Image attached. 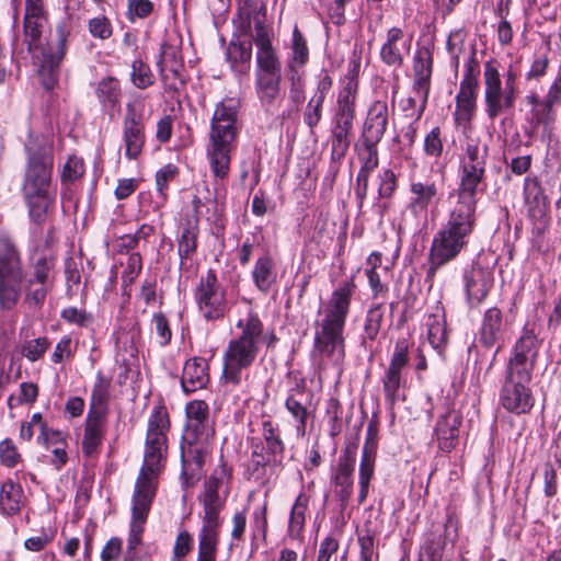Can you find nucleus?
Instances as JSON below:
<instances>
[{
	"label": "nucleus",
	"mask_w": 561,
	"mask_h": 561,
	"mask_svg": "<svg viewBox=\"0 0 561 561\" xmlns=\"http://www.w3.org/2000/svg\"><path fill=\"white\" fill-rule=\"evenodd\" d=\"M169 427L167 411L162 408L154 409L148 421L144 463L131 495V518L126 552L128 559L135 558L136 549L141 543L145 524L157 494L158 478L167 458Z\"/></svg>",
	"instance_id": "nucleus-1"
},
{
	"label": "nucleus",
	"mask_w": 561,
	"mask_h": 561,
	"mask_svg": "<svg viewBox=\"0 0 561 561\" xmlns=\"http://www.w3.org/2000/svg\"><path fill=\"white\" fill-rule=\"evenodd\" d=\"M55 279V260L35 259L26 272L20 252L8 238H0V309L11 310L24 291V305L39 309L51 290Z\"/></svg>",
	"instance_id": "nucleus-2"
},
{
	"label": "nucleus",
	"mask_w": 561,
	"mask_h": 561,
	"mask_svg": "<svg viewBox=\"0 0 561 561\" xmlns=\"http://www.w3.org/2000/svg\"><path fill=\"white\" fill-rule=\"evenodd\" d=\"M24 149L26 164L22 194L31 220L41 225L46 220L56 199V186L53 184V144L42 134L30 133Z\"/></svg>",
	"instance_id": "nucleus-3"
},
{
	"label": "nucleus",
	"mask_w": 561,
	"mask_h": 561,
	"mask_svg": "<svg viewBox=\"0 0 561 561\" xmlns=\"http://www.w3.org/2000/svg\"><path fill=\"white\" fill-rule=\"evenodd\" d=\"M355 285L346 282L336 288L321 311L314 335V351L319 354V364L340 367L345 357L344 325L350 311Z\"/></svg>",
	"instance_id": "nucleus-4"
},
{
	"label": "nucleus",
	"mask_w": 561,
	"mask_h": 561,
	"mask_svg": "<svg viewBox=\"0 0 561 561\" xmlns=\"http://www.w3.org/2000/svg\"><path fill=\"white\" fill-rule=\"evenodd\" d=\"M244 33H249L251 24H254L252 34L256 47L255 54V90L256 95L264 106L275 103L280 93L282 62L276 49L272 45V28L265 24V13L261 11L249 12Z\"/></svg>",
	"instance_id": "nucleus-5"
},
{
	"label": "nucleus",
	"mask_w": 561,
	"mask_h": 561,
	"mask_svg": "<svg viewBox=\"0 0 561 561\" xmlns=\"http://www.w3.org/2000/svg\"><path fill=\"white\" fill-rule=\"evenodd\" d=\"M236 328L240 332L229 341L222 355L224 382L233 387L241 383L243 370L254 364L265 342L263 322L253 311L240 318Z\"/></svg>",
	"instance_id": "nucleus-6"
},
{
	"label": "nucleus",
	"mask_w": 561,
	"mask_h": 561,
	"mask_svg": "<svg viewBox=\"0 0 561 561\" xmlns=\"http://www.w3.org/2000/svg\"><path fill=\"white\" fill-rule=\"evenodd\" d=\"M237 117L238 108L232 100L217 104L207 146L209 167L217 179H226L230 170V154L238 135Z\"/></svg>",
	"instance_id": "nucleus-7"
},
{
	"label": "nucleus",
	"mask_w": 561,
	"mask_h": 561,
	"mask_svg": "<svg viewBox=\"0 0 561 561\" xmlns=\"http://www.w3.org/2000/svg\"><path fill=\"white\" fill-rule=\"evenodd\" d=\"M186 428L183 439L187 447L182 446V460L184 467L192 461V468L201 469L209 439L214 435V428L209 416L208 404L203 400H194L187 403Z\"/></svg>",
	"instance_id": "nucleus-8"
},
{
	"label": "nucleus",
	"mask_w": 561,
	"mask_h": 561,
	"mask_svg": "<svg viewBox=\"0 0 561 561\" xmlns=\"http://www.w3.org/2000/svg\"><path fill=\"white\" fill-rule=\"evenodd\" d=\"M357 92V75L354 70H350L341 81V89L336 98L332 131L333 152L343 154L348 148V136L353 129V121L355 118Z\"/></svg>",
	"instance_id": "nucleus-9"
},
{
	"label": "nucleus",
	"mask_w": 561,
	"mask_h": 561,
	"mask_svg": "<svg viewBox=\"0 0 561 561\" xmlns=\"http://www.w3.org/2000/svg\"><path fill=\"white\" fill-rule=\"evenodd\" d=\"M540 341L533 330L525 329L517 340L506 367L507 381L529 383L538 357Z\"/></svg>",
	"instance_id": "nucleus-10"
},
{
	"label": "nucleus",
	"mask_w": 561,
	"mask_h": 561,
	"mask_svg": "<svg viewBox=\"0 0 561 561\" xmlns=\"http://www.w3.org/2000/svg\"><path fill=\"white\" fill-rule=\"evenodd\" d=\"M483 85L485 113L491 121L514 108L517 91L503 87L495 60L484 64Z\"/></svg>",
	"instance_id": "nucleus-11"
},
{
	"label": "nucleus",
	"mask_w": 561,
	"mask_h": 561,
	"mask_svg": "<svg viewBox=\"0 0 561 561\" xmlns=\"http://www.w3.org/2000/svg\"><path fill=\"white\" fill-rule=\"evenodd\" d=\"M70 31L65 23H58L45 47L39 48L42 60L38 76L46 90H53L58 80L59 67L66 55Z\"/></svg>",
	"instance_id": "nucleus-12"
},
{
	"label": "nucleus",
	"mask_w": 561,
	"mask_h": 561,
	"mask_svg": "<svg viewBox=\"0 0 561 561\" xmlns=\"http://www.w3.org/2000/svg\"><path fill=\"white\" fill-rule=\"evenodd\" d=\"M194 297L198 311L206 320L222 319L228 311L226 290L211 270L201 276Z\"/></svg>",
	"instance_id": "nucleus-13"
},
{
	"label": "nucleus",
	"mask_w": 561,
	"mask_h": 561,
	"mask_svg": "<svg viewBox=\"0 0 561 561\" xmlns=\"http://www.w3.org/2000/svg\"><path fill=\"white\" fill-rule=\"evenodd\" d=\"M467 242L466 238L443 226L434 236L430 248L427 279H433L442 266L455 260Z\"/></svg>",
	"instance_id": "nucleus-14"
},
{
	"label": "nucleus",
	"mask_w": 561,
	"mask_h": 561,
	"mask_svg": "<svg viewBox=\"0 0 561 561\" xmlns=\"http://www.w3.org/2000/svg\"><path fill=\"white\" fill-rule=\"evenodd\" d=\"M409 363V342L407 339H399L396 342L389 366L381 378L385 398L391 405L402 398L403 386L402 369Z\"/></svg>",
	"instance_id": "nucleus-15"
},
{
	"label": "nucleus",
	"mask_w": 561,
	"mask_h": 561,
	"mask_svg": "<svg viewBox=\"0 0 561 561\" xmlns=\"http://www.w3.org/2000/svg\"><path fill=\"white\" fill-rule=\"evenodd\" d=\"M158 67L161 79L169 90H178V83L184 85L185 81L181 75L183 61L180 53V39L176 35L168 36L161 44Z\"/></svg>",
	"instance_id": "nucleus-16"
},
{
	"label": "nucleus",
	"mask_w": 561,
	"mask_h": 561,
	"mask_svg": "<svg viewBox=\"0 0 561 561\" xmlns=\"http://www.w3.org/2000/svg\"><path fill=\"white\" fill-rule=\"evenodd\" d=\"M145 138L141 104L137 101L129 102L123 122V140L127 159L134 160L140 156Z\"/></svg>",
	"instance_id": "nucleus-17"
},
{
	"label": "nucleus",
	"mask_w": 561,
	"mask_h": 561,
	"mask_svg": "<svg viewBox=\"0 0 561 561\" xmlns=\"http://www.w3.org/2000/svg\"><path fill=\"white\" fill-rule=\"evenodd\" d=\"M48 26V13L43 0H25L23 16L24 41L32 54L41 47V38Z\"/></svg>",
	"instance_id": "nucleus-18"
},
{
	"label": "nucleus",
	"mask_w": 561,
	"mask_h": 561,
	"mask_svg": "<svg viewBox=\"0 0 561 561\" xmlns=\"http://www.w3.org/2000/svg\"><path fill=\"white\" fill-rule=\"evenodd\" d=\"M378 448V426L376 423L370 422L366 430V439L362 450V458L359 463V494L358 503L362 504L367 499L369 492V482L374 477L375 462Z\"/></svg>",
	"instance_id": "nucleus-19"
},
{
	"label": "nucleus",
	"mask_w": 561,
	"mask_h": 561,
	"mask_svg": "<svg viewBox=\"0 0 561 561\" xmlns=\"http://www.w3.org/2000/svg\"><path fill=\"white\" fill-rule=\"evenodd\" d=\"M433 72V56L430 49L421 48L416 51L413 59V93L416 94L420 106L416 112L419 119L426 107L431 89V78Z\"/></svg>",
	"instance_id": "nucleus-20"
},
{
	"label": "nucleus",
	"mask_w": 561,
	"mask_h": 561,
	"mask_svg": "<svg viewBox=\"0 0 561 561\" xmlns=\"http://www.w3.org/2000/svg\"><path fill=\"white\" fill-rule=\"evenodd\" d=\"M221 525L220 515L202 514L197 561H216Z\"/></svg>",
	"instance_id": "nucleus-21"
},
{
	"label": "nucleus",
	"mask_w": 561,
	"mask_h": 561,
	"mask_svg": "<svg viewBox=\"0 0 561 561\" xmlns=\"http://www.w3.org/2000/svg\"><path fill=\"white\" fill-rule=\"evenodd\" d=\"M500 402L508 412L523 414L530 411L534 405V398L528 383L504 380Z\"/></svg>",
	"instance_id": "nucleus-22"
},
{
	"label": "nucleus",
	"mask_w": 561,
	"mask_h": 561,
	"mask_svg": "<svg viewBox=\"0 0 561 561\" xmlns=\"http://www.w3.org/2000/svg\"><path fill=\"white\" fill-rule=\"evenodd\" d=\"M410 210L419 217L426 218L428 207L440 196V186L434 181L413 180L410 183Z\"/></svg>",
	"instance_id": "nucleus-23"
},
{
	"label": "nucleus",
	"mask_w": 561,
	"mask_h": 561,
	"mask_svg": "<svg viewBox=\"0 0 561 561\" xmlns=\"http://www.w3.org/2000/svg\"><path fill=\"white\" fill-rule=\"evenodd\" d=\"M411 49V38L405 37L400 27H391L387 32V39L381 46L380 58L390 67L400 68L403 65L404 56Z\"/></svg>",
	"instance_id": "nucleus-24"
},
{
	"label": "nucleus",
	"mask_w": 561,
	"mask_h": 561,
	"mask_svg": "<svg viewBox=\"0 0 561 561\" xmlns=\"http://www.w3.org/2000/svg\"><path fill=\"white\" fill-rule=\"evenodd\" d=\"M476 202L457 198L449 210L447 222L443 226L468 239L476 226Z\"/></svg>",
	"instance_id": "nucleus-25"
},
{
	"label": "nucleus",
	"mask_w": 561,
	"mask_h": 561,
	"mask_svg": "<svg viewBox=\"0 0 561 561\" xmlns=\"http://www.w3.org/2000/svg\"><path fill=\"white\" fill-rule=\"evenodd\" d=\"M389 118L388 105L383 101H376L368 110L364 124L363 137L366 146H377L387 129Z\"/></svg>",
	"instance_id": "nucleus-26"
},
{
	"label": "nucleus",
	"mask_w": 561,
	"mask_h": 561,
	"mask_svg": "<svg viewBox=\"0 0 561 561\" xmlns=\"http://www.w3.org/2000/svg\"><path fill=\"white\" fill-rule=\"evenodd\" d=\"M355 469V454L346 447L340 457L334 476L335 494L339 500L346 504L353 493V473Z\"/></svg>",
	"instance_id": "nucleus-27"
},
{
	"label": "nucleus",
	"mask_w": 561,
	"mask_h": 561,
	"mask_svg": "<svg viewBox=\"0 0 561 561\" xmlns=\"http://www.w3.org/2000/svg\"><path fill=\"white\" fill-rule=\"evenodd\" d=\"M474 80H461L458 94L456 95L455 122L458 125H468L476 115L477 91Z\"/></svg>",
	"instance_id": "nucleus-28"
},
{
	"label": "nucleus",
	"mask_w": 561,
	"mask_h": 561,
	"mask_svg": "<svg viewBox=\"0 0 561 561\" xmlns=\"http://www.w3.org/2000/svg\"><path fill=\"white\" fill-rule=\"evenodd\" d=\"M461 423L462 416L456 410H449L438 417L434 433L442 450L450 451L456 446Z\"/></svg>",
	"instance_id": "nucleus-29"
},
{
	"label": "nucleus",
	"mask_w": 561,
	"mask_h": 561,
	"mask_svg": "<svg viewBox=\"0 0 561 561\" xmlns=\"http://www.w3.org/2000/svg\"><path fill=\"white\" fill-rule=\"evenodd\" d=\"M468 301L471 305L482 302L493 285L492 273L482 266H472L465 274Z\"/></svg>",
	"instance_id": "nucleus-30"
},
{
	"label": "nucleus",
	"mask_w": 561,
	"mask_h": 561,
	"mask_svg": "<svg viewBox=\"0 0 561 561\" xmlns=\"http://www.w3.org/2000/svg\"><path fill=\"white\" fill-rule=\"evenodd\" d=\"M311 394L304 387H297L290 390L286 399L285 408L293 416L296 423L298 435L304 436L306 433L307 420L310 412Z\"/></svg>",
	"instance_id": "nucleus-31"
},
{
	"label": "nucleus",
	"mask_w": 561,
	"mask_h": 561,
	"mask_svg": "<svg viewBox=\"0 0 561 561\" xmlns=\"http://www.w3.org/2000/svg\"><path fill=\"white\" fill-rule=\"evenodd\" d=\"M331 88L332 78L327 72H321L317 79L316 91L304 113V121L310 128L321 121L323 103Z\"/></svg>",
	"instance_id": "nucleus-32"
},
{
	"label": "nucleus",
	"mask_w": 561,
	"mask_h": 561,
	"mask_svg": "<svg viewBox=\"0 0 561 561\" xmlns=\"http://www.w3.org/2000/svg\"><path fill=\"white\" fill-rule=\"evenodd\" d=\"M208 381V363L205 358L194 357L185 363L181 378V385L185 392L203 389Z\"/></svg>",
	"instance_id": "nucleus-33"
},
{
	"label": "nucleus",
	"mask_w": 561,
	"mask_h": 561,
	"mask_svg": "<svg viewBox=\"0 0 561 561\" xmlns=\"http://www.w3.org/2000/svg\"><path fill=\"white\" fill-rule=\"evenodd\" d=\"M251 277L254 286L266 294L277 282V267L270 253L259 256L253 265Z\"/></svg>",
	"instance_id": "nucleus-34"
},
{
	"label": "nucleus",
	"mask_w": 561,
	"mask_h": 561,
	"mask_svg": "<svg viewBox=\"0 0 561 561\" xmlns=\"http://www.w3.org/2000/svg\"><path fill=\"white\" fill-rule=\"evenodd\" d=\"M106 416L88 413L82 438V450L87 456L92 455L99 448L104 437Z\"/></svg>",
	"instance_id": "nucleus-35"
},
{
	"label": "nucleus",
	"mask_w": 561,
	"mask_h": 561,
	"mask_svg": "<svg viewBox=\"0 0 561 561\" xmlns=\"http://www.w3.org/2000/svg\"><path fill=\"white\" fill-rule=\"evenodd\" d=\"M25 502L24 491L20 483L5 481L0 489V512L5 515H15Z\"/></svg>",
	"instance_id": "nucleus-36"
},
{
	"label": "nucleus",
	"mask_w": 561,
	"mask_h": 561,
	"mask_svg": "<svg viewBox=\"0 0 561 561\" xmlns=\"http://www.w3.org/2000/svg\"><path fill=\"white\" fill-rule=\"evenodd\" d=\"M222 485L221 478L210 477L205 481L204 492L199 496L203 504L202 514L220 515L224 506L225 499L220 496L219 489Z\"/></svg>",
	"instance_id": "nucleus-37"
},
{
	"label": "nucleus",
	"mask_w": 561,
	"mask_h": 561,
	"mask_svg": "<svg viewBox=\"0 0 561 561\" xmlns=\"http://www.w3.org/2000/svg\"><path fill=\"white\" fill-rule=\"evenodd\" d=\"M503 328L502 312L497 308L485 311L480 331V341L486 347L493 346L501 336Z\"/></svg>",
	"instance_id": "nucleus-38"
},
{
	"label": "nucleus",
	"mask_w": 561,
	"mask_h": 561,
	"mask_svg": "<svg viewBox=\"0 0 561 561\" xmlns=\"http://www.w3.org/2000/svg\"><path fill=\"white\" fill-rule=\"evenodd\" d=\"M485 170L472 167H462V174L456 197L461 201L476 202L479 184L482 182Z\"/></svg>",
	"instance_id": "nucleus-39"
},
{
	"label": "nucleus",
	"mask_w": 561,
	"mask_h": 561,
	"mask_svg": "<svg viewBox=\"0 0 561 561\" xmlns=\"http://www.w3.org/2000/svg\"><path fill=\"white\" fill-rule=\"evenodd\" d=\"M111 379L99 373L91 392L88 413L107 415Z\"/></svg>",
	"instance_id": "nucleus-40"
},
{
	"label": "nucleus",
	"mask_w": 561,
	"mask_h": 561,
	"mask_svg": "<svg viewBox=\"0 0 561 561\" xmlns=\"http://www.w3.org/2000/svg\"><path fill=\"white\" fill-rule=\"evenodd\" d=\"M95 94L106 112L114 111L119 106L121 87L113 77H106L99 81Z\"/></svg>",
	"instance_id": "nucleus-41"
},
{
	"label": "nucleus",
	"mask_w": 561,
	"mask_h": 561,
	"mask_svg": "<svg viewBox=\"0 0 561 561\" xmlns=\"http://www.w3.org/2000/svg\"><path fill=\"white\" fill-rule=\"evenodd\" d=\"M308 505L309 496L304 492L299 493L291 507L288 522V535L294 539L299 538L304 530Z\"/></svg>",
	"instance_id": "nucleus-42"
},
{
	"label": "nucleus",
	"mask_w": 561,
	"mask_h": 561,
	"mask_svg": "<svg viewBox=\"0 0 561 561\" xmlns=\"http://www.w3.org/2000/svg\"><path fill=\"white\" fill-rule=\"evenodd\" d=\"M227 60L230 62L233 71L244 73L249 69L252 57L251 44L229 43L226 51Z\"/></svg>",
	"instance_id": "nucleus-43"
},
{
	"label": "nucleus",
	"mask_w": 561,
	"mask_h": 561,
	"mask_svg": "<svg viewBox=\"0 0 561 561\" xmlns=\"http://www.w3.org/2000/svg\"><path fill=\"white\" fill-rule=\"evenodd\" d=\"M426 336L431 346L438 350L446 341V330L444 317L439 314H428L425 320Z\"/></svg>",
	"instance_id": "nucleus-44"
},
{
	"label": "nucleus",
	"mask_w": 561,
	"mask_h": 561,
	"mask_svg": "<svg viewBox=\"0 0 561 561\" xmlns=\"http://www.w3.org/2000/svg\"><path fill=\"white\" fill-rule=\"evenodd\" d=\"M290 50L289 67L294 66V69H297V67H302L307 64L309 59V49L298 26H295L293 30Z\"/></svg>",
	"instance_id": "nucleus-45"
},
{
	"label": "nucleus",
	"mask_w": 561,
	"mask_h": 561,
	"mask_svg": "<svg viewBox=\"0 0 561 561\" xmlns=\"http://www.w3.org/2000/svg\"><path fill=\"white\" fill-rule=\"evenodd\" d=\"M262 435L267 450L274 456H282L285 449L279 431L271 421L262 423Z\"/></svg>",
	"instance_id": "nucleus-46"
},
{
	"label": "nucleus",
	"mask_w": 561,
	"mask_h": 561,
	"mask_svg": "<svg viewBox=\"0 0 561 561\" xmlns=\"http://www.w3.org/2000/svg\"><path fill=\"white\" fill-rule=\"evenodd\" d=\"M445 541L440 535L428 537L422 546L419 561H440Z\"/></svg>",
	"instance_id": "nucleus-47"
},
{
	"label": "nucleus",
	"mask_w": 561,
	"mask_h": 561,
	"mask_svg": "<svg viewBox=\"0 0 561 561\" xmlns=\"http://www.w3.org/2000/svg\"><path fill=\"white\" fill-rule=\"evenodd\" d=\"M130 78L134 85L138 89H146L154 82L150 67L140 59L133 61Z\"/></svg>",
	"instance_id": "nucleus-48"
},
{
	"label": "nucleus",
	"mask_w": 561,
	"mask_h": 561,
	"mask_svg": "<svg viewBox=\"0 0 561 561\" xmlns=\"http://www.w3.org/2000/svg\"><path fill=\"white\" fill-rule=\"evenodd\" d=\"M22 455L10 438L0 442V463L7 468H14L22 462Z\"/></svg>",
	"instance_id": "nucleus-49"
},
{
	"label": "nucleus",
	"mask_w": 561,
	"mask_h": 561,
	"mask_svg": "<svg viewBox=\"0 0 561 561\" xmlns=\"http://www.w3.org/2000/svg\"><path fill=\"white\" fill-rule=\"evenodd\" d=\"M486 148H481L476 142H469L466 147V157L462 167L485 170Z\"/></svg>",
	"instance_id": "nucleus-50"
},
{
	"label": "nucleus",
	"mask_w": 561,
	"mask_h": 561,
	"mask_svg": "<svg viewBox=\"0 0 561 561\" xmlns=\"http://www.w3.org/2000/svg\"><path fill=\"white\" fill-rule=\"evenodd\" d=\"M50 346L46 337H37L26 341L21 348V354L30 362L38 360Z\"/></svg>",
	"instance_id": "nucleus-51"
},
{
	"label": "nucleus",
	"mask_w": 561,
	"mask_h": 561,
	"mask_svg": "<svg viewBox=\"0 0 561 561\" xmlns=\"http://www.w3.org/2000/svg\"><path fill=\"white\" fill-rule=\"evenodd\" d=\"M383 312L385 310L381 305L373 306L368 310L364 330L366 337L369 340H374L378 335L383 319Z\"/></svg>",
	"instance_id": "nucleus-52"
},
{
	"label": "nucleus",
	"mask_w": 561,
	"mask_h": 561,
	"mask_svg": "<svg viewBox=\"0 0 561 561\" xmlns=\"http://www.w3.org/2000/svg\"><path fill=\"white\" fill-rule=\"evenodd\" d=\"M151 323L158 343L161 346L168 345L171 341L172 332L167 317L161 312L153 313Z\"/></svg>",
	"instance_id": "nucleus-53"
},
{
	"label": "nucleus",
	"mask_w": 561,
	"mask_h": 561,
	"mask_svg": "<svg viewBox=\"0 0 561 561\" xmlns=\"http://www.w3.org/2000/svg\"><path fill=\"white\" fill-rule=\"evenodd\" d=\"M263 241V236L260 232L248 236L238 250V257L241 265H247L255 249H257Z\"/></svg>",
	"instance_id": "nucleus-54"
},
{
	"label": "nucleus",
	"mask_w": 561,
	"mask_h": 561,
	"mask_svg": "<svg viewBox=\"0 0 561 561\" xmlns=\"http://www.w3.org/2000/svg\"><path fill=\"white\" fill-rule=\"evenodd\" d=\"M442 130L438 126L431 129L425 136L423 150L426 156L439 158L443 152Z\"/></svg>",
	"instance_id": "nucleus-55"
},
{
	"label": "nucleus",
	"mask_w": 561,
	"mask_h": 561,
	"mask_svg": "<svg viewBox=\"0 0 561 561\" xmlns=\"http://www.w3.org/2000/svg\"><path fill=\"white\" fill-rule=\"evenodd\" d=\"M38 396V388L35 383L32 382H22L20 385V394L18 398L11 396L8 399V404L10 408H13L18 404H32L35 402Z\"/></svg>",
	"instance_id": "nucleus-56"
},
{
	"label": "nucleus",
	"mask_w": 561,
	"mask_h": 561,
	"mask_svg": "<svg viewBox=\"0 0 561 561\" xmlns=\"http://www.w3.org/2000/svg\"><path fill=\"white\" fill-rule=\"evenodd\" d=\"M342 407L340 402L332 398L328 402L327 415L330 420V435L337 436L342 432Z\"/></svg>",
	"instance_id": "nucleus-57"
},
{
	"label": "nucleus",
	"mask_w": 561,
	"mask_h": 561,
	"mask_svg": "<svg viewBox=\"0 0 561 561\" xmlns=\"http://www.w3.org/2000/svg\"><path fill=\"white\" fill-rule=\"evenodd\" d=\"M84 173V167L82 159L70 156L62 167L61 181L73 182L78 180Z\"/></svg>",
	"instance_id": "nucleus-58"
},
{
	"label": "nucleus",
	"mask_w": 561,
	"mask_h": 561,
	"mask_svg": "<svg viewBox=\"0 0 561 561\" xmlns=\"http://www.w3.org/2000/svg\"><path fill=\"white\" fill-rule=\"evenodd\" d=\"M289 80V98L294 103L300 104L305 100V83L302 73L298 69H294V66H290Z\"/></svg>",
	"instance_id": "nucleus-59"
},
{
	"label": "nucleus",
	"mask_w": 561,
	"mask_h": 561,
	"mask_svg": "<svg viewBox=\"0 0 561 561\" xmlns=\"http://www.w3.org/2000/svg\"><path fill=\"white\" fill-rule=\"evenodd\" d=\"M90 34L100 39H107L112 35V24L105 16H96L89 21L88 24Z\"/></svg>",
	"instance_id": "nucleus-60"
},
{
	"label": "nucleus",
	"mask_w": 561,
	"mask_h": 561,
	"mask_svg": "<svg viewBox=\"0 0 561 561\" xmlns=\"http://www.w3.org/2000/svg\"><path fill=\"white\" fill-rule=\"evenodd\" d=\"M142 268V260L139 253H131L126 262L123 272V282L125 285L131 284Z\"/></svg>",
	"instance_id": "nucleus-61"
},
{
	"label": "nucleus",
	"mask_w": 561,
	"mask_h": 561,
	"mask_svg": "<svg viewBox=\"0 0 561 561\" xmlns=\"http://www.w3.org/2000/svg\"><path fill=\"white\" fill-rule=\"evenodd\" d=\"M553 106L554 104L545 99L538 107L533 110L531 114L536 125L548 127L554 121Z\"/></svg>",
	"instance_id": "nucleus-62"
},
{
	"label": "nucleus",
	"mask_w": 561,
	"mask_h": 561,
	"mask_svg": "<svg viewBox=\"0 0 561 561\" xmlns=\"http://www.w3.org/2000/svg\"><path fill=\"white\" fill-rule=\"evenodd\" d=\"M196 250V233L192 229H185L179 241V255L188 259Z\"/></svg>",
	"instance_id": "nucleus-63"
},
{
	"label": "nucleus",
	"mask_w": 561,
	"mask_h": 561,
	"mask_svg": "<svg viewBox=\"0 0 561 561\" xmlns=\"http://www.w3.org/2000/svg\"><path fill=\"white\" fill-rule=\"evenodd\" d=\"M152 10L153 4L150 0H128V14L131 21L134 18H147Z\"/></svg>",
	"instance_id": "nucleus-64"
}]
</instances>
